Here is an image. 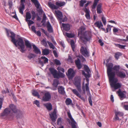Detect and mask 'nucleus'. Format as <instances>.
Returning a JSON list of instances; mask_svg holds the SVG:
<instances>
[{
  "mask_svg": "<svg viewBox=\"0 0 128 128\" xmlns=\"http://www.w3.org/2000/svg\"><path fill=\"white\" fill-rule=\"evenodd\" d=\"M83 10L86 13L85 16L86 18L88 20L90 19V11L89 9L87 8H83Z\"/></svg>",
  "mask_w": 128,
  "mask_h": 128,
  "instance_id": "nucleus-14",
  "label": "nucleus"
},
{
  "mask_svg": "<svg viewBox=\"0 0 128 128\" xmlns=\"http://www.w3.org/2000/svg\"><path fill=\"white\" fill-rule=\"evenodd\" d=\"M107 67V73L109 78L110 85L113 91H115L121 86V84L119 83H117L118 80L117 78H115V72H112V70L116 71V73L119 71L120 66L119 65H115L113 67V64L111 63H109L106 64Z\"/></svg>",
  "mask_w": 128,
  "mask_h": 128,
  "instance_id": "nucleus-1",
  "label": "nucleus"
},
{
  "mask_svg": "<svg viewBox=\"0 0 128 128\" xmlns=\"http://www.w3.org/2000/svg\"><path fill=\"white\" fill-rule=\"evenodd\" d=\"M64 34L69 38H72L74 37L75 35L73 34L70 33L66 32L65 34L64 33Z\"/></svg>",
  "mask_w": 128,
  "mask_h": 128,
  "instance_id": "nucleus-34",
  "label": "nucleus"
},
{
  "mask_svg": "<svg viewBox=\"0 0 128 128\" xmlns=\"http://www.w3.org/2000/svg\"><path fill=\"white\" fill-rule=\"evenodd\" d=\"M62 122V118H58L57 122L58 125L61 124Z\"/></svg>",
  "mask_w": 128,
  "mask_h": 128,
  "instance_id": "nucleus-53",
  "label": "nucleus"
},
{
  "mask_svg": "<svg viewBox=\"0 0 128 128\" xmlns=\"http://www.w3.org/2000/svg\"><path fill=\"white\" fill-rule=\"evenodd\" d=\"M62 25L64 29L66 31H68L70 29V26L69 24H65L64 23L62 24Z\"/></svg>",
  "mask_w": 128,
  "mask_h": 128,
  "instance_id": "nucleus-23",
  "label": "nucleus"
},
{
  "mask_svg": "<svg viewBox=\"0 0 128 128\" xmlns=\"http://www.w3.org/2000/svg\"><path fill=\"white\" fill-rule=\"evenodd\" d=\"M74 84L77 88L78 91L80 92L81 91V84H80V81L78 80V81H76Z\"/></svg>",
  "mask_w": 128,
  "mask_h": 128,
  "instance_id": "nucleus-18",
  "label": "nucleus"
},
{
  "mask_svg": "<svg viewBox=\"0 0 128 128\" xmlns=\"http://www.w3.org/2000/svg\"><path fill=\"white\" fill-rule=\"evenodd\" d=\"M75 62L76 66L78 68L79 70L82 67V66L81 65L80 63V60L79 58H78L77 60L75 61Z\"/></svg>",
  "mask_w": 128,
  "mask_h": 128,
  "instance_id": "nucleus-19",
  "label": "nucleus"
},
{
  "mask_svg": "<svg viewBox=\"0 0 128 128\" xmlns=\"http://www.w3.org/2000/svg\"><path fill=\"white\" fill-rule=\"evenodd\" d=\"M116 74L118 76L121 78H125L126 76L125 72L122 70L116 73Z\"/></svg>",
  "mask_w": 128,
  "mask_h": 128,
  "instance_id": "nucleus-10",
  "label": "nucleus"
},
{
  "mask_svg": "<svg viewBox=\"0 0 128 128\" xmlns=\"http://www.w3.org/2000/svg\"><path fill=\"white\" fill-rule=\"evenodd\" d=\"M42 53L44 55H47L49 54L50 52L48 49H45L43 50Z\"/></svg>",
  "mask_w": 128,
  "mask_h": 128,
  "instance_id": "nucleus-37",
  "label": "nucleus"
},
{
  "mask_svg": "<svg viewBox=\"0 0 128 128\" xmlns=\"http://www.w3.org/2000/svg\"><path fill=\"white\" fill-rule=\"evenodd\" d=\"M50 116L53 122H55L57 118L56 109H54L53 112L50 114Z\"/></svg>",
  "mask_w": 128,
  "mask_h": 128,
  "instance_id": "nucleus-7",
  "label": "nucleus"
},
{
  "mask_svg": "<svg viewBox=\"0 0 128 128\" xmlns=\"http://www.w3.org/2000/svg\"><path fill=\"white\" fill-rule=\"evenodd\" d=\"M122 54L119 52H117L115 54L114 57L116 59L118 60V59L120 56H122Z\"/></svg>",
  "mask_w": 128,
  "mask_h": 128,
  "instance_id": "nucleus-36",
  "label": "nucleus"
},
{
  "mask_svg": "<svg viewBox=\"0 0 128 128\" xmlns=\"http://www.w3.org/2000/svg\"><path fill=\"white\" fill-rule=\"evenodd\" d=\"M31 28L32 31L35 33H36V28L34 26H32Z\"/></svg>",
  "mask_w": 128,
  "mask_h": 128,
  "instance_id": "nucleus-61",
  "label": "nucleus"
},
{
  "mask_svg": "<svg viewBox=\"0 0 128 128\" xmlns=\"http://www.w3.org/2000/svg\"><path fill=\"white\" fill-rule=\"evenodd\" d=\"M51 96L50 94L48 92L46 93L44 96L43 97V100L45 101H48L51 98Z\"/></svg>",
  "mask_w": 128,
  "mask_h": 128,
  "instance_id": "nucleus-13",
  "label": "nucleus"
},
{
  "mask_svg": "<svg viewBox=\"0 0 128 128\" xmlns=\"http://www.w3.org/2000/svg\"><path fill=\"white\" fill-rule=\"evenodd\" d=\"M24 114L22 112H20L18 114L17 116V117L21 118L22 117Z\"/></svg>",
  "mask_w": 128,
  "mask_h": 128,
  "instance_id": "nucleus-59",
  "label": "nucleus"
},
{
  "mask_svg": "<svg viewBox=\"0 0 128 128\" xmlns=\"http://www.w3.org/2000/svg\"><path fill=\"white\" fill-rule=\"evenodd\" d=\"M77 96L80 98L82 100L84 101L85 99L84 98L83 96H81L80 94H79Z\"/></svg>",
  "mask_w": 128,
  "mask_h": 128,
  "instance_id": "nucleus-62",
  "label": "nucleus"
},
{
  "mask_svg": "<svg viewBox=\"0 0 128 128\" xmlns=\"http://www.w3.org/2000/svg\"><path fill=\"white\" fill-rule=\"evenodd\" d=\"M31 1L33 3H34L37 8H39L40 4L37 0H32Z\"/></svg>",
  "mask_w": 128,
  "mask_h": 128,
  "instance_id": "nucleus-28",
  "label": "nucleus"
},
{
  "mask_svg": "<svg viewBox=\"0 0 128 128\" xmlns=\"http://www.w3.org/2000/svg\"><path fill=\"white\" fill-rule=\"evenodd\" d=\"M68 62H72V58L70 56H68Z\"/></svg>",
  "mask_w": 128,
  "mask_h": 128,
  "instance_id": "nucleus-64",
  "label": "nucleus"
},
{
  "mask_svg": "<svg viewBox=\"0 0 128 128\" xmlns=\"http://www.w3.org/2000/svg\"><path fill=\"white\" fill-rule=\"evenodd\" d=\"M31 13L32 14V20H34L36 17V14L35 12L33 10L32 11Z\"/></svg>",
  "mask_w": 128,
  "mask_h": 128,
  "instance_id": "nucleus-50",
  "label": "nucleus"
},
{
  "mask_svg": "<svg viewBox=\"0 0 128 128\" xmlns=\"http://www.w3.org/2000/svg\"><path fill=\"white\" fill-rule=\"evenodd\" d=\"M67 114L68 117L72 121L71 124L72 128H76V126L75 125L76 122L74 119L72 118L70 112H68Z\"/></svg>",
  "mask_w": 128,
  "mask_h": 128,
  "instance_id": "nucleus-8",
  "label": "nucleus"
},
{
  "mask_svg": "<svg viewBox=\"0 0 128 128\" xmlns=\"http://www.w3.org/2000/svg\"><path fill=\"white\" fill-rule=\"evenodd\" d=\"M55 63L58 65H60L61 64L60 61L57 59H55L54 60Z\"/></svg>",
  "mask_w": 128,
  "mask_h": 128,
  "instance_id": "nucleus-48",
  "label": "nucleus"
},
{
  "mask_svg": "<svg viewBox=\"0 0 128 128\" xmlns=\"http://www.w3.org/2000/svg\"><path fill=\"white\" fill-rule=\"evenodd\" d=\"M57 69L58 70L59 73L60 72H62L64 73V69L60 66H59L58 67Z\"/></svg>",
  "mask_w": 128,
  "mask_h": 128,
  "instance_id": "nucleus-43",
  "label": "nucleus"
},
{
  "mask_svg": "<svg viewBox=\"0 0 128 128\" xmlns=\"http://www.w3.org/2000/svg\"><path fill=\"white\" fill-rule=\"evenodd\" d=\"M89 83H87L85 84V87L86 91L89 92L90 91L89 88L88 87Z\"/></svg>",
  "mask_w": 128,
  "mask_h": 128,
  "instance_id": "nucleus-54",
  "label": "nucleus"
},
{
  "mask_svg": "<svg viewBox=\"0 0 128 128\" xmlns=\"http://www.w3.org/2000/svg\"><path fill=\"white\" fill-rule=\"evenodd\" d=\"M86 2V0H81L80 1V6L81 7H83L84 4Z\"/></svg>",
  "mask_w": 128,
  "mask_h": 128,
  "instance_id": "nucleus-40",
  "label": "nucleus"
},
{
  "mask_svg": "<svg viewBox=\"0 0 128 128\" xmlns=\"http://www.w3.org/2000/svg\"><path fill=\"white\" fill-rule=\"evenodd\" d=\"M60 19H61L59 21L60 23H61L62 22H64L66 21L67 20V17L65 16L63 18L62 17Z\"/></svg>",
  "mask_w": 128,
  "mask_h": 128,
  "instance_id": "nucleus-41",
  "label": "nucleus"
},
{
  "mask_svg": "<svg viewBox=\"0 0 128 128\" xmlns=\"http://www.w3.org/2000/svg\"><path fill=\"white\" fill-rule=\"evenodd\" d=\"M94 25L98 28H100L101 27L103 26V25L102 22L100 21H98L95 22Z\"/></svg>",
  "mask_w": 128,
  "mask_h": 128,
  "instance_id": "nucleus-27",
  "label": "nucleus"
},
{
  "mask_svg": "<svg viewBox=\"0 0 128 128\" xmlns=\"http://www.w3.org/2000/svg\"><path fill=\"white\" fill-rule=\"evenodd\" d=\"M58 82L56 80H54V82L53 84V86L56 88L58 86Z\"/></svg>",
  "mask_w": 128,
  "mask_h": 128,
  "instance_id": "nucleus-39",
  "label": "nucleus"
},
{
  "mask_svg": "<svg viewBox=\"0 0 128 128\" xmlns=\"http://www.w3.org/2000/svg\"><path fill=\"white\" fill-rule=\"evenodd\" d=\"M10 111L9 108H6L2 113V116H7L10 113Z\"/></svg>",
  "mask_w": 128,
  "mask_h": 128,
  "instance_id": "nucleus-16",
  "label": "nucleus"
},
{
  "mask_svg": "<svg viewBox=\"0 0 128 128\" xmlns=\"http://www.w3.org/2000/svg\"><path fill=\"white\" fill-rule=\"evenodd\" d=\"M25 45L28 48H29V50H31L32 48V44L28 40H25Z\"/></svg>",
  "mask_w": 128,
  "mask_h": 128,
  "instance_id": "nucleus-17",
  "label": "nucleus"
},
{
  "mask_svg": "<svg viewBox=\"0 0 128 128\" xmlns=\"http://www.w3.org/2000/svg\"><path fill=\"white\" fill-rule=\"evenodd\" d=\"M75 72L71 68H69L68 71V74H67L69 79H72L74 76Z\"/></svg>",
  "mask_w": 128,
  "mask_h": 128,
  "instance_id": "nucleus-9",
  "label": "nucleus"
},
{
  "mask_svg": "<svg viewBox=\"0 0 128 128\" xmlns=\"http://www.w3.org/2000/svg\"><path fill=\"white\" fill-rule=\"evenodd\" d=\"M34 104H36L38 107H40V102L38 100H36L34 101Z\"/></svg>",
  "mask_w": 128,
  "mask_h": 128,
  "instance_id": "nucleus-56",
  "label": "nucleus"
},
{
  "mask_svg": "<svg viewBox=\"0 0 128 128\" xmlns=\"http://www.w3.org/2000/svg\"><path fill=\"white\" fill-rule=\"evenodd\" d=\"M49 70L54 78H59L64 77L65 75L64 74L61 72L58 73L57 70L54 68H50Z\"/></svg>",
  "mask_w": 128,
  "mask_h": 128,
  "instance_id": "nucleus-4",
  "label": "nucleus"
},
{
  "mask_svg": "<svg viewBox=\"0 0 128 128\" xmlns=\"http://www.w3.org/2000/svg\"><path fill=\"white\" fill-rule=\"evenodd\" d=\"M122 106L126 110H128V103L126 102L122 103Z\"/></svg>",
  "mask_w": 128,
  "mask_h": 128,
  "instance_id": "nucleus-31",
  "label": "nucleus"
},
{
  "mask_svg": "<svg viewBox=\"0 0 128 128\" xmlns=\"http://www.w3.org/2000/svg\"><path fill=\"white\" fill-rule=\"evenodd\" d=\"M27 22L29 26H30L32 24L34 23V22L33 21L30 20H28V21Z\"/></svg>",
  "mask_w": 128,
  "mask_h": 128,
  "instance_id": "nucleus-57",
  "label": "nucleus"
},
{
  "mask_svg": "<svg viewBox=\"0 0 128 128\" xmlns=\"http://www.w3.org/2000/svg\"><path fill=\"white\" fill-rule=\"evenodd\" d=\"M118 94V95L120 98V99L122 100V98H126V92L125 91L122 92L120 89H119L117 92Z\"/></svg>",
  "mask_w": 128,
  "mask_h": 128,
  "instance_id": "nucleus-12",
  "label": "nucleus"
},
{
  "mask_svg": "<svg viewBox=\"0 0 128 128\" xmlns=\"http://www.w3.org/2000/svg\"><path fill=\"white\" fill-rule=\"evenodd\" d=\"M47 42L48 43L50 48H52L53 49H54L55 48V46L52 43L48 41Z\"/></svg>",
  "mask_w": 128,
  "mask_h": 128,
  "instance_id": "nucleus-49",
  "label": "nucleus"
},
{
  "mask_svg": "<svg viewBox=\"0 0 128 128\" xmlns=\"http://www.w3.org/2000/svg\"><path fill=\"white\" fill-rule=\"evenodd\" d=\"M9 107L12 111L14 113H16L17 112V109L16 106L14 104H10Z\"/></svg>",
  "mask_w": 128,
  "mask_h": 128,
  "instance_id": "nucleus-20",
  "label": "nucleus"
},
{
  "mask_svg": "<svg viewBox=\"0 0 128 128\" xmlns=\"http://www.w3.org/2000/svg\"><path fill=\"white\" fill-rule=\"evenodd\" d=\"M99 42L100 44V45L102 46L104 44V43L102 42V41L101 39H99L98 41Z\"/></svg>",
  "mask_w": 128,
  "mask_h": 128,
  "instance_id": "nucleus-63",
  "label": "nucleus"
},
{
  "mask_svg": "<svg viewBox=\"0 0 128 128\" xmlns=\"http://www.w3.org/2000/svg\"><path fill=\"white\" fill-rule=\"evenodd\" d=\"M70 44L73 50L74 51L75 48L74 42L73 40H71L70 41Z\"/></svg>",
  "mask_w": 128,
  "mask_h": 128,
  "instance_id": "nucleus-42",
  "label": "nucleus"
},
{
  "mask_svg": "<svg viewBox=\"0 0 128 128\" xmlns=\"http://www.w3.org/2000/svg\"><path fill=\"white\" fill-rule=\"evenodd\" d=\"M111 26L110 25H108L107 28H106V31H105V32L106 33L108 32L109 30H111Z\"/></svg>",
  "mask_w": 128,
  "mask_h": 128,
  "instance_id": "nucleus-55",
  "label": "nucleus"
},
{
  "mask_svg": "<svg viewBox=\"0 0 128 128\" xmlns=\"http://www.w3.org/2000/svg\"><path fill=\"white\" fill-rule=\"evenodd\" d=\"M115 114L119 116H123V114L121 112L117 111L115 112Z\"/></svg>",
  "mask_w": 128,
  "mask_h": 128,
  "instance_id": "nucleus-47",
  "label": "nucleus"
},
{
  "mask_svg": "<svg viewBox=\"0 0 128 128\" xmlns=\"http://www.w3.org/2000/svg\"><path fill=\"white\" fill-rule=\"evenodd\" d=\"M80 51L82 54L85 57H88L90 56V52L87 46H82Z\"/></svg>",
  "mask_w": 128,
  "mask_h": 128,
  "instance_id": "nucleus-5",
  "label": "nucleus"
},
{
  "mask_svg": "<svg viewBox=\"0 0 128 128\" xmlns=\"http://www.w3.org/2000/svg\"><path fill=\"white\" fill-rule=\"evenodd\" d=\"M55 13L56 14L57 18L59 20H60L63 17L62 13L59 10H55Z\"/></svg>",
  "mask_w": 128,
  "mask_h": 128,
  "instance_id": "nucleus-15",
  "label": "nucleus"
},
{
  "mask_svg": "<svg viewBox=\"0 0 128 128\" xmlns=\"http://www.w3.org/2000/svg\"><path fill=\"white\" fill-rule=\"evenodd\" d=\"M32 94L34 96H37L38 98H40V96L39 95L38 93L35 90H33L32 91Z\"/></svg>",
  "mask_w": 128,
  "mask_h": 128,
  "instance_id": "nucleus-44",
  "label": "nucleus"
},
{
  "mask_svg": "<svg viewBox=\"0 0 128 128\" xmlns=\"http://www.w3.org/2000/svg\"><path fill=\"white\" fill-rule=\"evenodd\" d=\"M47 28L48 29V31L50 32H53V28L52 26L50 24L49 22H47Z\"/></svg>",
  "mask_w": 128,
  "mask_h": 128,
  "instance_id": "nucleus-22",
  "label": "nucleus"
},
{
  "mask_svg": "<svg viewBox=\"0 0 128 128\" xmlns=\"http://www.w3.org/2000/svg\"><path fill=\"white\" fill-rule=\"evenodd\" d=\"M58 90L59 93L61 94H64L65 93L64 88L62 86H59Z\"/></svg>",
  "mask_w": 128,
  "mask_h": 128,
  "instance_id": "nucleus-26",
  "label": "nucleus"
},
{
  "mask_svg": "<svg viewBox=\"0 0 128 128\" xmlns=\"http://www.w3.org/2000/svg\"><path fill=\"white\" fill-rule=\"evenodd\" d=\"M117 46L119 48H121V49H125V47L126 46V45H121L120 44H118V45Z\"/></svg>",
  "mask_w": 128,
  "mask_h": 128,
  "instance_id": "nucleus-58",
  "label": "nucleus"
},
{
  "mask_svg": "<svg viewBox=\"0 0 128 128\" xmlns=\"http://www.w3.org/2000/svg\"><path fill=\"white\" fill-rule=\"evenodd\" d=\"M33 48L34 49V51L36 54H40L41 52L39 49L35 45L33 44L32 45Z\"/></svg>",
  "mask_w": 128,
  "mask_h": 128,
  "instance_id": "nucleus-21",
  "label": "nucleus"
},
{
  "mask_svg": "<svg viewBox=\"0 0 128 128\" xmlns=\"http://www.w3.org/2000/svg\"><path fill=\"white\" fill-rule=\"evenodd\" d=\"M44 106L48 110L50 111L52 109V105L50 103L46 104H44Z\"/></svg>",
  "mask_w": 128,
  "mask_h": 128,
  "instance_id": "nucleus-29",
  "label": "nucleus"
},
{
  "mask_svg": "<svg viewBox=\"0 0 128 128\" xmlns=\"http://www.w3.org/2000/svg\"><path fill=\"white\" fill-rule=\"evenodd\" d=\"M85 71L86 72V73L84 71H82V74L84 75L86 78H89L90 76V70L88 67L86 65H84V66Z\"/></svg>",
  "mask_w": 128,
  "mask_h": 128,
  "instance_id": "nucleus-6",
  "label": "nucleus"
},
{
  "mask_svg": "<svg viewBox=\"0 0 128 128\" xmlns=\"http://www.w3.org/2000/svg\"><path fill=\"white\" fill-rule=\"evenodd\" d=\"M66 103L67 105H69L72 103V100L70 98H67L66 100Z\"/></svg>",
  "mask_w": 128,
  "mask_h": 128,
  "instance_id": "nucleus-38",
  "label": "nucleus"
},
{
  "mask_svg": "<svg viewBox=\"0 0 128 128\" xmlns=\"http://www.w3.org/2000/svg\"><path fill=\"white\" fill-rule=\"evenodd\" d=\"M88 100L89 102L90 103V104L91 106H92V100L91 97L90 96H89L88 98Z\"/></svg>",
  "mask_w": 128,
  "mask_h": 128,
  "instance_id": "nucleus-60",
  "label": "nucleus"
},
{
  "mask_svg": "<svg viewBox=\"0 0 128 128\" xmlns=\"http://www.w3.org/2000/svg\"><path fill=\"white\" fill-rule=\"evenodd\" d=\"M66 3L64 2H56V5L59 7H61L65 5Z\"/></svg>",
  "mask_w": 128,
  "mask_h": 128,
  "instance_id": "nucleus-33",
  "label": "nucleus"
},
{
  "mask_svg": "<svg viewBox=\"0 0 128 128\" xmlns=\"http://www.w3.org/2000/svg\"><path fill=\"white\" fill-rule=\"evenodd\" d=\"M48 4L49 7L52 9L56 10L58 8V7L57 6L55 5L51 2H48Z\"/></svg>",
  "mask_w": 128,
  "mask_h": 128,
  "instance_id": "nucleus-25",
  "label": "nucleus"
},
{
  "mask_svg": "<svg viewBox=\"0 0 128 128\" xmlns=\"http://www.w3.org/2000/svg\"><path fill=\"white\" fill-rule=\"evenodd\" d=\"M31 18V15L30 14L29 12H26V21L28 22V20H30Z\"/></svg>",
  "mask_w": 128,
  "mask_h": 128,
  "instance_id": "nucleus-32",
  "label": "nucleus"
},
{
  "mask_svg": "<svg viewBox=\"0 0 128 128\" xmlns=\"http://www.w3.org/2000/svg\"><path fill=\"white\" fill-rule=\"evenodd\" d=\"M1 92L3 94H6L7 93H9L10 91H9L8 89V88H6V90H2L1 91Z\"/></svg>",
  "mask_w": 128,
  "mask_h": 128,
  "instance_id": "nucleus-51",
  "label": "nucleus"
},
{
  "mask_svg": "<svg viewBox=\"0 0 128 128\" xmlns=\"http://www.w3.org/2000/svg\"><path fill=\"white\" fill-rule=\"evenodd\" d=\"M102 4H98L97 7V13L100 14L102 13Z\"/></svg>",
  "mask_w": 128,
  "mask_h": 128,
  "instance_id": "nucleus-24",
  "label": "nucleus"
},
{
  "mask_svg": "<svg viewBox=\"0 0 128 128\" xmlns=\"http://www.w3.org/2000/svg\"><path fill=\"white\" fill-rule=\"evenodd\" d=\"M71 90L73 93L77 96L80 94L76 89H71Z\"/></svg>",
  "mask_w": 128,
  "mask_h": 128,
  "instance_id": "nucleus-45",
  "label": "nucleus"
},
{
  "mask_svg": "<svg viewBox=\"0 0 128 128\" xmlns=\"http://www.w3.org/2000/svg\"><path fill=\"white\" fill-rule=\"evenodd\" d=\"M25 6L24 4H20V6L19 8V12L22 14L23 13V11L24 8Z\"/></svg>",
  "mask_w": 128,
  "mask_h": 128,
  "instance_id": "nucleus-30",
  "label": "nucleus"
},
{
  "mask_svg": "<svg viewBox=\"0 0 128 128\" xmlns=\"http://www.w3.org/2000/svg\"><path fill=\"white\" fill-rule=\"evenodd\" d=\"M81 34L80 38L84 44H86L87 42L90 41L91 39L92 35L90 31H86L83 32L82 31H80L78 34Z\"/></svg>",
  "mask_w": 128,
  "mask_h": 128,
  "instance_id": "nucleus-3",
  "label": "nucleus"
},
{
  "mask_svg": "<svg viewBox=\"0 0 128 128\" xmlns=\"http://www.w3.org/2000/svg\"><path fill=\"white\" fill-rule=\"evenodd\" d=\"M99 0H94L93 4L92 7V9H94L95 8L97 3Z\"/></svg>",
  "mask_w": 128,
  "mask_h": 128,
  "instance_id": "nucleus-35",
  "label": "nucleus"
},
{
  "mask_svg": "<svg viewBox=\"0 0 128 128\" xmlns=\"http://www.w3.org/2000/svg\"><path fill=\"white\" fill-rule=\"evenodd\" d=\"M102 19L103 24L104 25H105L106 23V19L104 16H102Z\"/></svg>",
  "mask_w": 128,
  "mask_h": 128,
  "instance_id": "nucleus-52",
  "label": "nucleus"
},
{
  "mask_svg": "<svg viewBox=\"0 0 128 128\" xmlns=\"http://www.w3.org/2000/svg\"><path fill=\"white\" fill-rule=\"evenodd\" d=\"M11 34L10 36L12 38V42L13 43L14 45L17 47V43L18 45L20 46L18 48L20 49V51L22 53L24 52L25 50H24L25 46L24 44L23 39L21 37L19 38L17 40L15 39V34L13 32L10 31H7V34L8 36H10L9 33Z\"/></svg>",
  "mask_w": 128,
  "mask_h": 128,
  "instance_id": "nucleus-2",
  "label": "nucleus"
},
{
  "mask_svg": "<svg viewBox=\"0 0 128 128\" xmlns=\"http://www.w3.org/2000/svg\"><path fill=\"white\" fill-rule=\"evenodd\" d=\"M40 60H39V63L42 66H44V64L48 63V59L45 56H42L40 58Z\"/></svg>",
  "mask_w": 128,
  "mask_h": 128,
  "instance_id": "nucleus-11",
  "label": "nucleus"
},
{
  "mask_svg": "<svg viewBox=\"0 0 128 128\" xmlns=\"http://www.w3.org/2000/svg\"><path fill=\"white\" fill-rule=\"evenodd\" d=\"M42 45H43L45 46L46 47L48 46V44L47 43L46 41V39H44L42 41Z\"/></svg>",
  "mask_w": 128,
  "mask_h": 128,
  "instance_id": "nucleus-46",
  "label": "nucleus"
}]
</instances>
